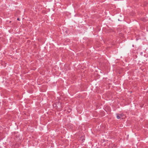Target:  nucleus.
<instances>
[{
  "instance_id": "nucleus-1",
  "label": "nucleus",
  "mask_w": 148,
  "mask_h": 148,
  "mask_svg": "<svg viewBox=\"0 0 148 148\" xmlns=\"http://www.w3.org/2000/svg\"><path fill=\"white\" fill-rule=\"evenodd\" d=\"M120 115L121 118L122 119H123L125 117V115L123 113L120 114Z\"/></svg>"
},
{
  "instance_id": "nucleus-2",
  "label": "nucleus",
  "mask_w": 148,
  "mask_h": 148,
  "mask_svg": "<svg viewBox=\"0 0 148 148\" xmlns=\"http://www.w3.org/2000/svg\"><path fill=\"white\" fill-rule=\"evenodd\" d=\"M117 115L116 117L117 119H119L121 118L120 114H118Z\"/></svg>"
},
{
  "instance_id": "nucleus-3",
  "label": "nucleus",
  "mask_w": 148,
  "mask_h": 148,
  "mask_svg": "<svg viewBox=\"0 0 148 148\" xmlns=\"http://www.w3.org/2000/svg\"><path fill=\"white\" fill-rule=\"evenodd\" d=\"M17 19V20H18V21H19V18H18Z\"/></svg>"
}]
</instances>
